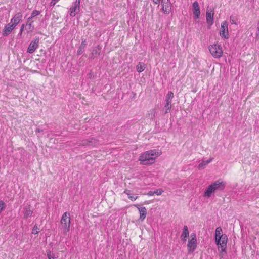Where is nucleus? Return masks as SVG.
<instances>
[{
    "mask_svg": "<svg viewBox=\"0 0 259 259\" xmlns=\"http://www.w3.org/2000/svg\"><path fill=\"white\" fill-rule=\"evenodd\" d=\"M161 152L158 149H154L142 153L139 158L140 164L142 165H151L155 161V158L160 156Z\"/></svg>",
    "mask_w": 259,
    "mask_h": 259,
    "instance_id": "obj_1",
    "label": "nucleus"
},
{
    "mask_svg": "<svg viewBox=\"0 0 259 259\" xmlns=\"http://www.w3.org/2000/svg\"><path fill=\"white\" fill-rule=\"evenodd\" d=\"M222 229L221 227L216 228L215 231V242L218 246L219 250L222 252H225L228 240L226 234H222Z\"/></svg>",
    "mask_w": 259,
    "mask_h": 259,
    "instance_id": "obj_2",
    "label": "nucleus"
},
{
    "mask_svg": "<svg viewBox=\"0 0 259 259\" xmlns=\"http://www.w3.org/2000/svg\"><path fill=\"white\" fill-rule=\"evenodd\" d=\"M226 186V183L221 179L215 181L209 185L205 190L204 196L210 197L213 193L217 191H223Z\"/></svg>",
    "mask_w": 259,
    "mask_h": 259,
    "instance_id": "obj_3",
    "label": "nucleus"
},
{
    "mask_svg": "<svg viewBox=\"0 0 259 259\" xmlns=\"http://www.w3.org/2000/svg\"><path fill=\"white\" fill-rule=\"evenodd\" d=\"M60 222L61 224V229L62 230V232L64 235H66L67 233L70 230V213L67 212H64L62 216Z\"/></svg>",
    "mask_w": 259,
    "mask_h": 259,
    "instance_id": "obj_4",
    "label": "nucleus"
},
{
    "mask_svg": "<svg viewBox=\"0 0 259 259\" xmlns=\"http://www.w3.org/2000/svg\"><path fill=\"white\" fill-rule=\"evenodd\" d=\"M209 51L215 58H220L223 55L222 47L220 45L214 44L209 46Z\"/></svg>",
    "mask_w": 259,
    "mask_h": 259,
    "instance_id": "obj_5",
    "label": "nucleus"
},
{
    "mask_svg": "<svg viewBox=\"0 0 259 259\" xmlns=\"http://www.w3.org/2000/svg\"><path fill=\"white\" fill-rule=\"evenodd\" d=\"M219 34L223 39H227L229 38L228 23L226 21L221 23Z\"/></svg>",
    "mask_w": 259,
    "mask_h": 259,
    "instance_id": "obj_6",
    "label": "nucleus"
},
{
    "mask_svg": "<svg viewBox=\"0 0 259 259\" xmlns=\"http://www.w3.org/2000/svg\"><path fill=\"white\" fill-rule=\"evenodd\" d=\"M81 0H76L73 2L69 9V14L71 17H74L80 11V3Z\"/></svg>",
    "mask_w": 259,
    "mask_h": 259,
    "instance_id": "obj_7",
    "label": "nucleus"
},
{
    "mask_svg": "<svg viewBox=\"0 0 259 259\" xmlns=\"http://www.w3.org/2000/svg\"><path fill=\"white\" fill-rule=\"evenodd\" d=\"M39 37H35L30 43L27 49V52L32 54L38 48L39 46Z\"/></svg>",
    "mask_w": 259,
    "mask_h": 259,
    "instance_id": "obj_8",
    "label": "nucleus"
},
{
    "mask_svg": "<svg viewBox=\"0 0 259 259\" xmlns=\"http://www.w3.org/2000/svg\"><path fill=\"white\" fill-rule=\"evenodd\" d=\"M191 239L189 240L188 247L189 251H194L197 246L196 235L193 233L191 235Z\"/></svg>",
    "mask_w": 259,
    "mask_h": 259,
    "instance_id": "obj_9",
    "label": "nucleus"
},
{
    "mask_svg": "<svg viewBox=\"0 0 259 259\" xmlns=\"http://www.w3.org/2000/svg\"><path fill=\"white\" fill-rule=\"evenodd\" d=\"M161 9L165 14H169L171 11L172 4L170 0H167L161 4Z\"/></svg>",
    "mask_w": 259,
    "mask_h": 259,
    "instance_id": "obj_10",
    "label": "nucleus"
},
{
    "mask_svg": "<svg viewBox=\"0 0 259 259\" xmlns=\"http://www.w3.org/2000/svg\"><path fill=\"white\" fill-rule=\"evenodd\" d=\"M214 10H207L206 14V19L207 24L209 25V28L213 24V17H214Z\"/></svg>",
    "mask_w": 259,
    "mask_h": 259,
    "instance_id": "obj_11",
    "label": "nucleus"
},
{
    "mask_svg": "<svg viewBox=\"0 0 259 259\" xmlns=\"http://www.w3.org/2000/svg\"><path fill=\"white\" fill-rule=\"evenodd\" d=\"M99 140L97 139L95 137H90L88 139L83 141L82 146H92L98 144Z\"/></svg>",
    "mask_w": 259,
    "mask_h": 259,
    "instance_id": "obj_12",
    "label": "nucleus"
},
{
    "mask_svg": "<svg viewBox=\"0 0 259 259\" xmlns=\"http://www.w3.org/2000/svg\"><path fill=\"white\" fill-rule=\"evenodd\" d=\"M135 206L139 210L140 213L139 220L141 222L145 220L147 213L146 208L145 207H140V205L139 204L135 205Z\"/></svg>",
    "mask_w": 259,
    "mask_h": 259,
    "instance_id": "obj_13",
    "label": "nucleus"
},
{
    "mask_svg": "<svg viewBox=\"0 0 259 259\" xmlns=\"http://www.w3.org/2000/svg\"><path fill=\"white\" fill-rule=\"evenodd\" d=\"M22 14L21 12L16 13L11 20V23H12L15 27L22 20Z\"/></svg>",
    "mask_w": 259,
    "mask_h": 259,
    "instance_id": "obj_14",
    "label": "nucleus"
},
{
    "mask_svg": "<svg viewBox=\"0 0 259 259\" xmlns=\"http://www.w3.org/2000/svg\"><path fill=\"white\" fill-rule=\"evenodd\" d=\"M15 28V26L13 25L12 23H10L7 24L4 28L2 34L3 36H8L10 33L12 31V30Z\"/></svg>",
    "mask_w": 259,
    "mask_h": 259,
    "instance_id": "obj_15",
    "label": "nucleus"
},
{
    "mask_svg": "<svg viewBox=\"0 0 259 259\" xmlns=\"http://www.w3.org/2000/svg\"><path fill=\"white\" fill-rule=\"evenodd\" d=\"M193 13L195 19H198L200 14V7L198 3L195 1L192 4Z\"/></svg>",
    "mask_w": 259,
    "mask_h": 259,
    "instance_id": "obj_16",
    "label": "nucleus"
},
{
    "mask_svg": "<svg viewBox=\"0 0 259 259\" xmlns=\"http://www.w3.org/2000/svg\"><path fill=\"white\" fill-rule=\"evenodd\" d=\"M212 160V158H209L208 160H202L200 163L198 164L197 168L200 169H203L206 167V166L210 163Z\"/></svg>",
    "mask_w": 259,
    "mask_h": 259,
    "instance_id": "obj_17",
    "label": "nucleus"
},
{
    "mask_svg": "<svg viewBox=\"0 0 259 259\" xmlns=\"http://www.w3.org/2000/svg\"><path fill=\"white\" fill-rule=\"evenodd\" d=\"M189 236V231L187 226H184L183 227V231L181 235V238L183 241H186V238Z\"/></svg>",
    "mask_w": 259,
    "mask_h": 259,
    "instance_id": "obj_18",
    "label": "nucleus"
},
{
    "mask_svg": "<svg viewBox=\"0 0 259 259\" xmlns=\"http://www.w3.org/2000/svg\"><path fill=\"white\" fill-rule=\"evenodd\" d=\"M33 211L30 209L29 207H25L24 208V218L27 219L30 217L32 214Z\"/></svg>",
    "mask_w": 259,
    "mask_h": 259,
    "instance_id": "obj_19",
    "label": "nucleus"
},
{
    "mask_svg": "<svg viewBox=\"0 0 259 259\" xmlns=\"http://www.w3.org/2000/svg\"><path fill=\"white\" fill-rule=\"evenodd\" d=\"M174 97V94L171 91H168L166 97L165 102L166 103H171L172 99Z\"/></svg>",
    "mask_w": 259,
    "mask_h": 259,
    "instance_id": "obj_20",
    "label": "nucleus"
},
{
    "mask_svg": "<svg viewBox=\"0 0 259 259\" xmlns=\"http://www.w3.org/2000/svg\"><path fill=\"white\" fill-rule=\"evenodd\" d=\"M86 41L85 40L82 41L81 45L80 46L77 52V54L78 55H81L84 51V49L86 46Z\"/></svg>",
    "mask_w": 259,
    "mask_h": 259,
    "instance_id": "obj_21",
    "label": "nucleus"
},
{
    "mask_svg": "<svg viewBox=\"0 0 259 259\" xmlns=\"http://www.w3.org/2000/svg\"><path fill=\"white\" fill-rule=\"evenodd\" d=\"M145 68V64L142 62H139L136 66L137 71L139 73L143 71Z\"/></svg>",
    "mask_w": 259,
    "mask_h": 259,
    "instance_id": "obj_22",
    "label": "nucleus"
},
{
    "mask_svg": "<svg viewBox=\"0 0 259 259\" xmlns=\"http://www.w3.org/2000/svg\"><path fill=\"white\" fill-rule=\"evenodd\" d=\"M171 108V103L165 102L163 111L165 114L168 113L170 111Z\"/></svg>",
    "mask_w": 259,
    "mask_h": 259,
    "instance_id": "obj_23",
    "label": "nucleus"
},
{
    "mask_svg": "<svg viewBox=\"0 0 259 259\" xmlns=\"http://www.w3.org/2000/svg\"><path fill=\"white\" fill-rule=\"evenodd\" d=\"M40 12L39 11H37V10H33V11H32V12L31 13V16H30V17H29L28 18V22L30 21L31 19L32 18H33V17H34L36 16H37V15H39V14H40Z\"/></svg>",
    "mask_w": 259,
    "mask_h": 259,
    "instance_id": "obj_24",
    "label": "nucleus"
},
{
    "mask_svg": "<svg viewBox=\"0 0 259 259\" xmlns=\"http://www.w3.org/2000/svg\"><path fill=\"white\" fill-rule=\"evenodd\" d=\"M230 21L232 24L237 25L238 18L236 16L231 15L230 17Z\"/></svg>",
    "mask_w": 259,
    "mask_h": 259,
    "instance_id": "obj_25",
    "label": "nucleus"
},
{
    "mask_svg": "<svg viewBox=\"0 0 259 259\" xmlns=\"http://www.w3.org/2000/svg\"><path fill=\"white\" fill-rule=\"evenodd\" d=\"M128 198L132 201L136 200L138 198V196L136 194H133L131 193H128Z\"/></svg>",
    "mask_w": 259,
    "mask_h": 259,
    "instance_id": "obj_26",
    "label": "nucleus"
},
{
    "mask_svg": "<svg viewBox=\"0 0 259 259\" xmlns=\"http://www.w3.org/2000/svg\"><path fill=\"white\" fill-rule=\"evenodd\" d=\"M47 256L48 259H56V257L54 255V254L51 253L50 250L47 251Z\"/></svg>",
    "mask_w": 259,
    "mask_h": 259,
    "instance_id": "obj_27",
    "label": "nucleus"
},
{
    "mask_svg": "<svg viewBox=\"0 0 259 259\" xmlns=\"http://www.w3.org/2000/svg\"><path fill=\"white\" fill-rule=\"evenodd\" d=\"M6 204L3 201H0V214L2 211L5 208Z\"/></svg>",
    "mask_w": 259,
    "mask_h": 259,
    "instance_id": "obj_28",
    "label": "nucleus"
},
{
    "mask_svg": "<svg viewBox=\"0 0 259 259\" xmlns=\"http://www.w3.org/2000/svg\"><path fill=\"white\" fill-rule=\"evenodd\" d=\"M39 229L35 225L32 230V233L33 234H37L39 232Z\"/></svg>",
    "mask_w": 259,
    "mask_h": 259,
    "instance_id": "obj_29",
    "label": "nucleus"
},
{
    "mask_svg": "<svg viewBox=\"0 0 259 259\" xmlns=\"http://www.w3.org/2000/svg\"><path fill=\"white\" fill-rule=\"evenodd\" d=\"M162 192H163V191L161 189H156L154 191V194H156L157 195H161Z\"/></svg>",
    "mask_w": 259,
    "mask_h": 259,
    "instance_id": "obj_30",
    "label": "nucleus"
},
{
    "mask_svg": "<svg viewBox=\"0 0 259 259\" xmlns=\"http://www.w3.org/2000/svg\"><path fill=\"white\" fill-rule=\"evenodd\" d=\"M32 22H30L27 24V25L28 26V28L30 31L33 30L34 28L33 26H32Z\"/></svg>",
    "mask_w": 259,
    "mask_h": 259,
    "instance_id": "obj_31",
    "label": "nucleus"
},
{
    "mask_svg": "<svg viewBox=\"0 0 259 259\" xmlns=\"http://www.w3.org/2000/svg\"><path fill=\"white\" fill-rule=\"evenodd\" d=\"M44 132V130L43 129H41V128H37L36 130H35V133L36 134H38V133H43Z\"/></svg>",
    "mask_w": 259,
    "mask_h": 259,
    "instance_id": "obj_32",
    "label": "nucleus"
},
{
    "mask_svg": "<svg viewBox=\"0 0 259 259\" xmlns=\"http://www.w3.org/2000/svg\"><path fill=\"white\" fill-rule=\"evenodd\" d=\"M24 25L23 24L21 27V28H20V33H19V34L20 35H21L23 31L24 30Z\"/></svg>",
    "mask_w": 259,
    "mask_h": 259,
    "instance_id": "obj_33",
    "label": "nucleus"
},
{
    "mask_svg": "<svg viewBox=\"0 0 259 259\" xmlns=\"http://www.w3.org/2000/svg\"><path fill=\"white\" fill-rule=\"evenodd\" d=\"M56 3H57V2L54 1V0H52L51 2H50V6H54Z\"/></svg>",
    "mask_w": 259,
    "mask_h": 259,
    "instance_id": "obj_34",
    "label": "nucleus"
},
{
    "mask_svg": "<svg viewBox=\"0 0 259 259\" xmlns=\"http://www.w3.org/2000/svg\"><path fill=\"white\" fill-rule=\"evenodd\" d=\"M131 193V190H128V189H125L123 192V193L126 194L127 195H128V193Z\"/></svg>",
    "mask_w": 259,
    "mask_h": 259,
    "instance_id": "obj_35",
    "label": "nucleus"
},
{
    "mask_svg": "<svg viewBox=\"0 0 259 259\" xmlns=\"http://www.w3.org/2000/svg\"><path fill=\"white\" fill-rule=\"evenodd\" d=\"M256 38L257 39H259V27H257V30L256 33Z\"/></svg>",
    "mask_w": 259,
    "mask_h": 259,
    "instance_id": "obj_36",
    "label": "nucleus"
},
{
    "mask_svg": "<svg viewBox=\"0 0 259 259\" xmlns=\"http://www.w3.org/2000/svg\"><path fill=\"white\" fill-rule=\"evenodd\" d=\"M161 0H153V3L155 4H159Z\"/></svg>",
    "mask_w": 259,
    "mask_h": 259,
    "instance_id": "obj_37",
    "label": "nucleus"
},
{
    "mask_svg": "<svg viewBox=\"0 0 259 259\" xmlns=\"http://www.w3.org/2000/svg\"><path fill=\"white\" fill-rule=\"evenodd\" d=\"M154 194V191H150L148 193L149 196H152Z\"/></svg>",
    "mask_w": 259,
    "mask_h": 259,
    "instance_id": "obj_38",
    "label": "nucleus"
}]
</instances>
